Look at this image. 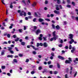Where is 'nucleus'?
I'll use <instances>...</instances> for the list:
<instances>
[{"mask_svg":"<svg viewBox=\"0 0 78 78\" xmlns=\"http://www.w3.org/2000/svg\"><path fill=\"white\" fill-rule=\"evenodd\" d=\"M17 12L18 13H20L19 14L20 16H27V13H26V12H24V11H21V10H18Z\"/></svg>","mask_w":78,"mask_h":78,"instance_id":"f257e3e1","label":"nucleus"},{"mask_svg":"<svg viewBox=\"0 0 78 78\" xmlns=\"http://www.w3.org/2000/svg\"><path fill=\"white\" fill-rule=\"evenodd\" d=\"M54 37L52 38H51L50 40L51 41H53L54 40H55V41L56 40V37H55V36H53Z\"/></svg>","mask_w":78,"mask_h":78,"instance_id":"f03ea898","label":"nucleus"},{"mask_svg":"<svg viewBox=\"0 0 78 78\" xmlns=\"http://www.w3.org/2000/svg\"><path fill=\"white\" fill-rule=\"evenodd\" d=\"M30 46H31V47H32L34 50H39V48H36L34 46L32 45L31 44L30 45Z\"/></svg>","mask_w":78,"mask_h":78,"instance_id":"7ed1b4c3","label":"nucleus"},{"mask_svg":"<svg viewBox=\"0 0 78 78\" xmlns=\"http://www.w3.org/2000/svg\"><path fill=\"white\" fill-rule=\"evenodd\" d=\"M69 38L70 39H73V35L72 34H70L69 35Z\"/></svg>","mask_w":78,"mask_h":78,"instance_id":"20e7f679","label":"nucleus"},{"mask_svg":"<svg viewBox=\"0 0 78 78\" xmlns=\"http://www.w3.org/2000/svg\"><path fill=\"white\" fill-rule=\"evenodd\" d=\"M41 32V30L39 29H37V30L35 32L36 34L37 35L39 33H40Z\"/></svg>","mask_w":78,"mask_h":78,"instance_id":"39448f33","label":"nucleus"},{"mask_svg":"<svg viewBox=\"0 0 78 78\" xmlns=\"http://www.w3.org/2000/svg\"><path fill=\"white\" fill-rule=\"evenodd\" d=\"M58 58L59 59H61V60H64V58L61 55H58Z\"/></svg>","mask_w":78,"mask_h":78,"instance_id":"423d86ee","label":"nucleus"},{"mask_svg":"<svg viewBox=\"0 0 78 78\" xmlns=\"http://www.w3.org/2000/svg\"><path fill=\"white\" fill-rule=\"evenodd\" d=\"M43 46L45 48L47 47H48V44H47L46 42H44L43 44Z\"/></svg>","mask_w":78,"mask_h":78,"instance_id":"0eeeda50","label":"nucleus"},{"mask_svg":"<svg viewBox=\"0 0 78 78\" xmlns=\"http://www.w3.org/2000/svg\"><path fill=\"white\" fill-rule=\"evenodd\" d=\"M65 63L66 64H70L71 62L69 60H66L65 61Z\"/></svg>","mask_w":78,"mask_h":78,"instance_id":"6e6552de","label":"nucleus"},{"mask_svg":"<svg viewBox=\"0 0 78 78\" xmlns=\"http://www.w3.org/2000/svg\"><path fill=\"white\" fill-rule=\"evenodd\" d=\"M38 21L40 22H44V20L43 19H42L41 18H39L38 19Z\"/></svg>","mask_w":78,"mask_h":78,"instance_id":"1a4fd4ad","label":"nucleus"},{"mask_svg":"<svg viewBox=\"0 0 78 78\" xmlns=\"http://www.w3.org/2000/svg\"><path fill=\"white\" fill-rule=\"evenodd\" d=\"M74 40L73 39H72L71 40V41H69V43L70 44H72L73 42H74Z\"/></svg>","mask_w":78,"mask_h":78,"instance_id":"9d476101","label":"nucleus"},{"mask_svg":"<svg viewBox=\"0 0 78 78\" xmlns=\"http://www.w3.org/2000/svg\"><path fill=\"white\" fill-rule=\"evenodd\" d=\"M10 26L9 27V29H11L12 28V27L14 26V24L13 23H11L10 24Z\"/></svg>","mask_w":78,"mask_h":78,"instance_id":"9b49d317","label":"nucleus"},{"mask_svg":"<svg viewBox=\"0 0 78 78\" xmlns=\"http://www.w3.org/2000/svg\"><path fill=\"white\" fill-rule=\"evenodd\" d=\"M7 58H13V55H8L7 56Z\"/></svg>","mask_w":78,"mask_h":78,"instance_id":"f8f14e48","label":"nucleus"},{"mask_svg":"<svg viewBox=\"0 0 78 78\" xmlns=\"http://www.w3.org/2000/svg\"><path fill=\"white\" fill-rule=\"evenodd\" d=\"M54 12L55 13V14H59V12L57 11L56 10H54Z\"/></svg>","mask_w":78,"mask_h":78,"instance_id":"ddd939ff","label":"nucleus"},{"mask_svg":"<svg viewBox=\"0 0 78 78\" xmlns=\"http://www.w3.org/2000/svg\"><path fill=\"white\" fill-rule=\"evenodd\" d=\"M5 51L4 50H3L1 52V55H5Z\"/></svg>","mask_w":78,"mask_h":78,"instance_id":"4468645a","label":"nucleus"},{"mask_svg":"<svg viewBox=\"0 0 78 78\" xmlns=\"http://www.w3.org/2000/svg\"><path fill=\"white\" fill-rule=\"evenodd\" d=\"M36 29H37V27L36 26H34V30H33V31H34L36 30Z\"/></svg>","mask_w":78,"mask_h":78,"instance_id":"2eb2a0df","label":"nucleus"},{"mask_svg":"<svg viewBox=\"0 0 78 78\" xmlns=\"http://www.w3.org/2000/svg\"><path fill=\"white\" fill-rule=\"evenodd\" d=\"M56 28L57 30H59L60 29V27H59V25H57L56 26Z\"/></svg>","mask_w":78,"mask_h":78,"instance_id":"dca6fc26","label":"nucleus"},{"mask_svg":"<svg viewBox=\"0 0 78 78\" xmlns=\"http://www.w3.org/2000/svg\"><path fill=\"white\" fill-rule=\"evenodd\" d=\"M66 7L67 8H71L72 6H71V5H70L68 4L66 5Z\"/></svg>","mask_w":78,"mask_h":78,"instance_id":"f3484780","label":"nucleus"},{"mask_svg":"<svg viewBox=\"0 0 78 78\" xmlns=\"http://www.w3.org/2000/svg\"><path fill=\"white\" fill-rule=\"evenodd\" d=\"M25 44H26V42H22L21 43V45H23V46H24V45H25Z\"/></svg>","mask_w":78,"mask_h":78,"instance_id":"a211bd4d","label":"nucleus"},{"mask_svg":"<svg viewBox=\"0 0 78 78\" xmlns=\"http://www.w3.org/2000/svg\"><path fill=\"white\" fill-rule=\"evenodd\" d=\"M36 3L34 2L33 3V4L32 5V6H33V7H34L35 6H36Z\"/></svg>","mask_w":78,"mask_h":78,"instance_id":"6ab92c4d","label":"nucleus"},{"mask_svg":"<svg viewBox=\"0 0 78 78\" xmlns=\"http://www.w3.org/2000/svg\"><path fill=\"white\" fill-rule=\"evenodd\" d=\"M66 2L67 3V4H70V2H71L70 0H67Z\"/></svg>","mask_w":78,"mask_h":78,"instance_id":"aec40b11","label":"nucleus"},{"mask_svg":"<svg viewBox=\"0 0 78 78\" xmlns=\"http://www.w3.org/2000/svg\"><path fill=\"white\" fill-rule=\"evenodd\" d=\"M8 50L9 51H11V50H12V47H8Z\"/></svg>","mask_w":78,"mask_h":78,"instance_id":"412c9836","label":"nucleus"},{"mask_svg":"<svg viewBox=\"0 0 78 78\" xmlns=\"http://www.w3.org/2000/svg\"><path fill=\"white\" fill-rule=\"evenodd\" d=\"M56 31H54L53 33V36H56V34H55Z\"/></svg>","mask_w":78,"mask_h":78,"instance_id":"4be33fe9","label":"nucleus"},{"mask_svg":"<svg viewBox=\"0 0 78 78\" xmlns=\"http://www.w3.org/2000/svg\"><path fill=\"white\" fill-rule=\"evenodd\" d=\"M32 53L33 55H36V54H37V53L35 51H33Z\"/></svg>","mask_w":78,"mask_h":78,"instance_id":"5701e85b","label":"nucleus"},{"mask_svg":"<svg viewBox=\"0 0 78 78\" xmlns=\"http://www.w3.org/2000/svg\"><path fill=\"white\" fill-rule=\"evenodd\" d=\"M18 31L19 32V33H22V29H19L18 30Z\"/></svg>","mask_w":78,"mask_h":78,"instance_id":"b1692460","label":"nucleus"},{"mask_svg":"<svg viewBox=\"0 0 78 78\" xmlns=\"http://www.w3.org/2000/svg\"><path fill=\"white\" fill-rule=\"evenodd\" d=\"M51 55L52 56H53V57H54L55 56V54L53 52H52L51 54Z\"/></svg>","mask_w":78,"mask_h":78,"instance_id":"393cba45","label":"nucleus"},{"mask_svg":"<svg viewBox=\"0 0 78 78\" xmlns=\"http://www.w3.org/2000/svg\"><path fill=\"white\" fill-rule=\"evenodd\" d=\"M13 61L14 62H15L16 63H17V59H13Z\"/></svg>","mask_w":78,"mask_h":78,"instance_id":"a878e982","label":"nucleus"},{"mask_svg":"<svg viewBox=\"0 0 78 78\" xmlns=\"http://www.w3.org/2000/svg\"><path fill=\"white\" fill-rule=\"evenodd\" d=\"M57 66L58 69L60 68V65H59V64L58 63L57 64Z\"/></svg>","mask_w":78,"mask_h":78,"instance_id":"bb28decb","label":"nucleus"},{"mask_svg":"<svg viewBox=\"0 0 78 78\" xmlns=\"http://www.w3.org/2000/svg\"><path fill=\"white\" fill-rule=\"evenodd\" d=\"M72 4L74 6H75V2H72Z\"/></svg>","mask_w":78,"mask_h":78,"instance_id":"cd10ccee","label":"nucleus"},{"mask_svg":"<svg viewBox=\"0 0 78 78\" xmlns=\"http://www.w3.org/2000/svg\"><path fill=\"white\" fill-rule=\"evenodd\" d=\"M45 20H46V21H48V22H50V19L46 18L45 19Z\"/></svg>","mask_w":78,"mask_h":78,"instance_id":"c85d7f7f","label":"nucleus"},{"mask_svg":"<svg viewBox=\"0 0 78 78\" xmlns=\"http://www.w3.org/2000/svg\"><path fill=\"white\" fill-rule=\"evenodd\" d=\"M19 40V38H17L16 39H15V42H17Z\"/></svg>","mask_w":78,"mask_h":78,"instance_id":"c756f323","label":"nucleus"},{"mask_svg":"<svg viewBox=\"0 0 78 78\" xmlns=\"http://www.w3.org/2000/svg\"><path fill=\"white\" fill-rule=\"evenodd\" d=\"M52 27L53 28V29H55V25H54L53 24H52Z\"/></svg>","mask_w":78,"mask_h":78,"instance_id":"7c9ffc66","label":"nucleus"},{"mask_svg":"<svg viewBox=\"0 0 78 78\" xmlns=\"http://www.w3.org/2000/svg\"><path fill=\"white\" fill-rule=\"evenodd\" d=\"M53 67V66L52 65H49V68H51L52 67Z\"/></svg>","mask_w":78,"mask_h":78,"instance_id":"2f4dec72","label":"nucleus"},{"mask_svg":"<svg viewBox=\"0 0 78 78\" xmlns=\"http://www.w3.org/2000/svg\"><path fill=\"white\" fill-rule=\"evenodd\" d=\"M42 68L41 66H40L38 67V69L40 70H42Z\"/></svg>","mask_w":78,"mask_h":78,"instance_id":"473e14b6","label":"nucleus"},{"mask_svg":"<svg viewBox=\"0 0 78 78\" xmlns=\"http://www.w3.org/2000/svg\"><path fill=\"white\" fill-rule=\"evenodd\" d=\"M5 68H6V67L5 66H2V69H5Z\"/></svg>","mask_w":78,"mask_h":78,"instance_id":"72a5a7b5","label":"nucleus"},{"mask_svg":"<svg viewBox=\"0 0 78 78\" xmlns=\"http://www.w3.org/2000/svg\"><path fill=\"white\" fill-rule=\"evenodd\" d=\"M68 59H69V61L70 62H72V60L71 59V58H69Z\"/></svg>","mask_w":78,"mask_h":78,"instance_id":"f704fd0d","label":"nucleus"},{"mask_svg":"<svg viewBox=\"0 0 78 78\" xmlns=\"http://www.w3.org/2000/svg\"><path fill=\"white\" fill-rule=\"evenodd\" d=\"M7 37L8 38H10V37H11V35H10V34H8L7 35Z\"/></svg>","mask_w":78,"mask_h":78,"instance_id":"c9c22d12","label":"nucleus"},{"mask_svg":"<svg viewBox=\"0 0 78 78\" xmlns=\"http://www.w3.org/2000/svg\"><path fill=\"white\" fill-rule=\"evenodd\" d=\"M15 49L16 50V51H19V49H18V48H17L16 47L15 48Z\"/></svg>","mask_w":78,"mask_h":78,"instance_id":"e433bc0d","label":"nucleus"},{"mask_svg":"<svg viewBox=\"0 0 78 78\" xmlns=\"http://www.w3.org/2000/svg\"><path fill=\"white\" fill-rule=\"evenodd\" d=\"M36 21V18H34L33 20V22H35Z\"/></svg>","mask_w":78,"mask_h":78,"instance_id":"4c0bfd02","label":"nucleus"},{"mask_svg":"<svg viewBox=\"0 0 78 78\" xmlns=\"http://www.w3.org/2000/svg\"><path fill=\"white\" fill-rule=\"evenodd\" d=\"M19 56L20 57H22L23 56V55L22 54H20L19 55Z\"/></svg>","mask_w":78,"mask_h":78,"instance_id":"58836bf2","label":"nucleus"},{"mask_svg":"<svg viewBox=\"0 0 78 78\" xmlns=\"http://www.w3.org/2000/svg\"><path fill=\"white\" fill-rule=\"evenodd\" d=\"M40 45V44L39 43H37V47H38Z\"/></svg>","mask_w":78,"mask_h":78,"instance_id":"ea45409f","label":"nucleus"},{"mask_svg":"<svg viewBox=\"0 0 78 78\" xmlns=\"http://www.w3.org/2000/svg\"><path fill=\"white\" fill-rule=\"evenodd\" d=\"M69 50H71L72 49V45H70L69 47Z\"/></svg>","mask_w":78,"mask_h":78,"instance_id":"a19ab883","label":"nucleus"},{"mask_svg":"<svg viewBox=\"0 0 78 78\" xmlns=\"http://www.w3.org/2000/svg\"><path fill=\"white\" fill-rule=\"evenodd\" d=\"M76 75H77V72L76 71L75 74L74 75V77H75V76H76Z\"/></svg>","mask_w":78,"mask_h":78,"instance_id":"79ce46f5","label":"nucleus"},{"mask_svg":"<svg viewBox=\"0 0 78 78\" xmlns=\"http://www.w3.org/2000/svg\"><path fill=\"white\" fill-rule=\"evenodd\" d=\"M43 38L44 40V41H47V39H46V37H43Z\"/></svg>","mask_w":78,"mask_h":78,"instance_id":"37998d69","label":"nucleus"},{"mask_svg":"<svg viewBox=\"0 0 78 78\" xmlns=\"http://www.w3.org/2000/svg\"><path fill=\"white\" fill-rule=\"evenodd\" d=\"M9 7L12 9L13 8V5H10Z\"/></svg>","mask_w":78,"mask_h":78,"instance_id":"c03bdc74","label":"nucleus"},{"mask_svg":"<svg viewBox=\"0 0 78 78\" xmlns=\"http://www.w3.org/2000/svg\"><path fill=\"white\" fill-rule=\"evenodd\" d=\"M60 43H61V44H63V40L61 39L60 41Z\"/></svg>","mask_w":78,"mask_h":78,"instance_id":"a18cd8bd","label":"nucleus"},{"mask_svg":"<svg viewBox=\"0 0 78 78\" xmlns=\"http://www.w3.org/2000/svg\"><path fill=\"white\" fill-rule=\"evenodd\" d=\"M10 52L11 54H14V51L10 50Z\"/></svg>","mask_w":78,"mask_h":78,"instance_id":"49530a36","label":"nucleus"},{"mask_svg":"<svg viewBox=\"0 0 78 78\" xmlns=\"http://www.w3.org/2000/svg\"><path fill=\"white\" fill-rule=\"evenodd\" d=\"M58 72L57 71H55L54 72V74H55V75H56V74H57L58 73Z\"/></svg>","mask_w":78,"mask_h":78,"instance_id":"de8ad7c7","label":"nucleus"},{"mask_svg":"<svg viewBox=\"0 0 78 78\" xmlns=\"http://www.w3.org/2000/svg\"><path fill=\"white\" fill-rule=\"evenodd\" d=\"M5 0H2L1 2L2 4L4 5H5V4L4 3V1Z\"/></svg>","mask_w":78,"mask_h":78,"instance_id":"09e8293b","label":"nucleus"},{"mask_svg":"<svg viewBox=\"0 0 78 78\" xmlns=\"http://www.w3.org/2000/svg\"><path fill=\"white\" fill-rule=\"evenodd\" d=\"M39 39L40 41H42L43 39L41 37H39Z\"/></svg>","mask_w":78,"mask_h":78,"instance_id":"8fccbe9b","label":"nucleus"},{"mask_svg":"<svg viewBox=\"0 0 78 78\" xmlns=\"http://www.w3.org/2000/svg\"><path fill=\"white\" fill-rule=\"evenodd\" d=\"M58 47H62V44H60L58 45Z\"/></svg>","mask_w":78,"mask_h":78,"instance_id":"3c124183","label":"nucleus"},{"mask_svg":"<svg viewBox=\"0 0 78 78\" xmlns=\"http://www.w3.org/2000/svg\"><path fill=\"white\" fill-rule=\"evenodd\" d=\"M13 38H14L15 39L16 38V37H17V36H16V35H14L13 36Z\"/></svg>","mask_w":78,"mask_h":78,"instance_id":"603ef678","label":"nucleus"},{"mask_svg":"<svg viewBox=\"0 0 78 78\" xmlns=\"http://www.w3.org/2000/svg\"><path fill=\"white\" fill-rule=\"evenodd\" d=\"M7 75H8V76H11V74H10V73H8Z\"/></svg>","mask_w":78,"mask_h":78,"instance_id":"864d4df0","label":"nucleus"},{"mask_svg":"<svg viewBox=\"0 0 78 78\" xmlns=\"http://www.w3.org/2000/svg\"><path fill=\"white\" fill-rule=\"evenodd\" d=\"M29 62V59H27L26 60V62Z\"/></svg>","mask_w":78,"mask_h":78,"instance_id":"5fc2aeb1","label":"nucleus"},{"mask_svg":"<svg viewBox=\"0 0 78 78\" xmlns=\"http://www.w3.org/2000/svg\"><path fill=\"white\" fill-rule=\"evenodd\" d=\"M40 46L42 47V46H43V45H44V44H42V43H41L40 44Z\"/></svg>","mask_w":78,"mask_h":78,"instance_id":"6e6d98bb","label":"nucleus"},{"mask_svg":"<svg viewBox=\"0 0 78 78\" xmlns=\"http://www.w3.org/2000/svg\"><path fill=\"white\" fill-rule=\"evenodd\" d=\"M72 48L73 49L72 50H74V51H75V50H76V49H75V47H73Z\"/></svg>","mask_w":78,"mask_h":78,"instance_id":"4d7b16f0","label":"nucleus"},{"mask_svg":"<svg viewBox=\"0 0 78 78\" xmlns=\"http://www.w3.org/2000/svg\"><path fill=\"white\" fill-rule=\"evenodd\" d=\"M65 48L66 49H69V47L68 46H66Z\"/></svg>","mask_w":78,"mask_h":78,"instance_id":"13d9d810","label":"nucleus"},{"mask_svg":"<svg viewBox=\"0 0 78 78\" xmlns=\"http://www.w3.org/2000/svg\"><path fill=\"white\" fill-rule=\"evenodd\" d=\"M31 74H32V75H33V74H34V71H32L31 72Z\"/></svg>","mask_w":78,"mask_h":78,"instance_id":"bf43d9fd","label":"nucleus"},{"mask_svg":"<svg viewBox=\"0 0 78 78\" xmlns=\"http://www.w3.org/2000/svg\"><path fill=\"white\" fill-rule=\"evenodd\" d=\"M3 25H4V27H6V25H5V22H3L2 23Z\"/></svg>","mask_w":78,"mask_h":78,"instance_id":"052dcab7","label":"nucleus"},{"mask_svg":"<svg viewBox=\"0 0 78 78\" xmlns=\"http://www.w3.org/2000/svg\"><path fill=\"white\" fill-rule=\"evenodd\" d=\"M56 10H57V11H59V8L58 7H56Z\"/></svg>","mask_w":78,"mask_h":78,"instance_id":"680f3d73","label":"nucleus"},{"mask_svg":"<svg viewBox=\"0 0 78 78\" xmlns=\"http://www.w3.org/2000/svg\"><path fill=\"white\" fill-rule=\"evenodd\" d=\"M4 44H8V42L6 41H5L4 43H3Z\"/></svg>","mask_w":78,"mask_h":78,"instance_id":"e2e57ef3","label":"nucleus"},{"mask_svg":"<svg viewBox=\"0 0 78 78\" xmlns=\"http://www.w3.org/2000/svg\"><path fill=\"white\" fill-rule=\"evenodd\" d=\"M59 6L60 7V9H62V6H61V5H60Z\"/></svg>","mask_w":78,"mask_h":78,"instance_id":"0e129e2a","label":"nucleus"},{"mask_svg":"<svg viewBox=\"0 0 78 78\" xmlns=\"http://www.w3.org/2000/svg\"><path fill=\"white\" fill-rule=\"evenodd\" d=\"M65 78H68V77L67 76V74H66L65 75Z\"/></svg>","mask_w":78,"mask_h":78,"instance_id":"69168bd1","label":"nucleus"},{"mask_svg":"<svg viewBox=\"0 0 78 78\" xmlns=\"http://www.w3.org/2000/svg\"><path fill=\"white\" fill-rule=\"evenodd\" d=\"M45 4H46V5L48 4V1L47 0H46L45 1Z\"/></svg>","mask_w":78,"mask_h":78,"instance_id":"338daca9","label":"nucleus"},{"mask_svg":"<svg viewBox=\"0 0 78 78\" xmlns=\"http://www.w3.org/2000/svg\"><path fill=\"white\" fill-rule=\"evenodd\" d=\"M76 20L77 21H78V17H75Z\"/></svg>","mask_w":78,"mask_h":78,"instance_id":"774afa93","label":"nucleus"}]
</instances>
